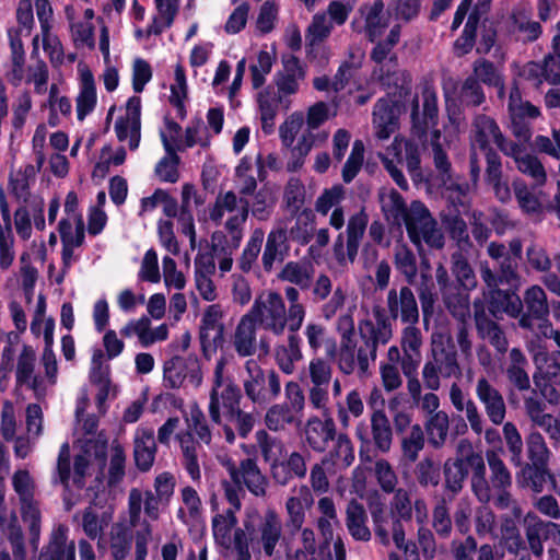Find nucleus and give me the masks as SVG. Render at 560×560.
<instances>
[{
  "mask_svg": "<svg viewBox=\"0 0 560 560\" xmlns=\"http://www.w3.org/2000/svg\"><path fill=\"white\" fill-rule=\"evenodd\" d=\"M387 313L384 308L374 307L372 319L359 323V363L364 372L369 370L370 361H375L380 346L386 345L393 337V322L399 319L402 324H418L420 314L413 291L409 284L399 290L392 288L386 296Z\"/></svg>",
  "mask_w": 560,
  "mask_h": 560,
  "instance_id": "f257e3e1",
  "label": "nucleus"
},
{
  "mask_svg": "<svg viewBox=\"0 0 560 560\" xmlns=\"http://www.w3.org/2000/svg\"><path fill=\"white\" fill-rule=\"evenodd\" d=\"M423 386L429 390H439L441 380H459L463 369L459 354L451 335L433 332L430 351L421 371Z\"/></svg>",
  "mask_w": 560,
  "mask_h": 560,
  "instance_id": "f03ea898",
  "label": "nucleus"
},
{
  "mask_svg": "<svg viewBox=\"0 0 560 560\" xmlns=\"http://www.w3.org/2000/svg\"><path fill=\"white\" fill-rule=\"evenodd\" d=\"M401 223L405 224L409 240L418 249L422 248V243L435 249L444 247V235L423 202L412 201Z\"/></svg>",
  "mask_w": 560,
  "mask_h": 560,
  "instance_id": "7ed1b4c3",
  "label": "nucleus"
},
{
  "mask_svg": "<svg viewBox=\"0 0 560 560\" xmlns=\"http://www.w3.org/2000/svg\"><path fill=\"white\" fill-rule=\"evenodd\" d=\"M244 368L246 375L243 378V389L254 405L264 408L278 398L281 393V382L275 370H264L252 359L245 362Z\"/></svg>",
  "mask_w": 560,
  "mask_h": 560,
  "instance_id": "20e7f679",
  "label": "nucleus"
},
{
  "mask_svg": "<svg viewBox=\"0 0 560 560\" xmlns=\"http://www.w3.org/2000/svg\"><path fill=\"white\" fill-rule=\"evenodd\" d=\"M257 325L276 336L283 335L290 326V312L282 295L277 291L260 293L246 313Z\"/></svg>",
  "mask_w": 560,
  "mask_h": 560,
  "instance_id": "39448f33",
  "label": "nucleus"
},
{
  "mask_svg": "<svg viewBox=\"0 0 560 560\" xmlns=\"http://www.w3.org/2000/svg\"><path fill=\"white\" fill-rule=\"evenodd\" d=\"M226 361L220 358L215 362L212 387L209 395V417L213 423H222V412L241 405L242 392L238 385L224 375Z\"/></svg>",
  "mask_w": 560,
  "mask_h": 560,
  "instance_id": "423d86ee",
  "label": "nucleus"
},
{
  "mask_svg": "<svg viewBox=\"0 0 560 560\" xmlns=\"http://www.w3.org/2000/svg\"><path fill=\"white\" fill-rule=\"evenodd\" d=\"M12 487L19 497L21 516L28 524L31 545L37 548L40 535V512L35 500V481L26 469H19L12 476Z\"/></svg>",
  "mask_w": 560,
  "mask_h": 560,
  "instance_id": "0eeeda50",
  "label": "nucleus"
},
{
  "mask_svg": "<svg viewBox=\"0 0 560 560\" xmlns=\"http://www.w3.org/2000/svg\"><path fill=\"white\" fill-rule=\"evenodd\" d=\"M486 459L489 466L490 476L488 479L490 490V501L499 510H513L516 515L520 514V505L513 499L510 491L512 487V475L503 459L495 451H487Z\"/></svg>",
  "mask_w": 560,
  "mask_h": 560,
  "instance_id": "6e6552de",
  "label": "nucleus"
},
{
  "mask_svg": "<svg viewBox=\"0 0 560 560\" xmlns=\"http://www.w3.org/2000/svg\"><path fill=\"white\" fill-rule=\"evenodd\" d=\"M368 223L369 215L363 209L349 218L346 229V245L343 233H339L334 244V256L339 265L354 262Z\"/></svg>",
  "mask_w": 560,
  "mask_h": 560,
  "instance_id": "1a4fd4ad",
  "label": "nucleus"
},
{
  "mask_svg": "<svg viewBox=\"0 0 560 560\" xmlns=\"http://www.w3.org/2000/svg\"><path fill=\"white\" fill-rule=\"evenodd\" d=\"M163 377L168 388H179L186 380L194 387H199L202 383V372L198 357L196 354L172 357L164 363Z\"/></svg>",
  "mask_w": 560,
  "mask_h": 560,
  "instance_id": "9d476101",
  "label": "nucleus"
},
{
  "mask_svg": "<svg viewBox=\"0 0 560 560\" xmlns=\"http://www.w3.org/2000/svg\"><path fill=\"white\" fill-rule=\"evenodd\" d=\"M422 113L419 110V100L416 96L412 101L411 122L412 133L418 138L425 136L429 127L438 125L439 107L438 94L433 84L425 82L421 91Z\"/></svg>",
  "mask_w": 560,
  "mask_h": 560,
  "instance_id": "9b49d317",
  "label": "nucleus"
},
{
  "mask_svg": "<svg viewBox=\"0 0 560 560\" xmlns=\"http://www.w3.org/2000/svg\"><path fill=\"white\" fill-rule=\"evenodd\" d=\"M223 311L219 304L206 307L199 327V340L202 353L208 357L224 342Z\"/></svg>",
  "mask_w": 560,
  "mask_h": 560,
  "instance_id": "f8f14e48",
  "label": "nucleus"
},
{
  "mask_svg": "<svg viewBox=\"0 0 560 560\" xmlns=\"http://www.w3.org/2000/svg\"><path fill=\"white\" fill-rule=\"evenodd\" d=\"M370 421L371 433L368 432L363 423H360L355 431L357 438L362 445L373 444L380 453H388L393 444V428L389 419L383 410H375L372 412Z\"/></svg>",
  "mask_w": 560,
  "mask_h": 560,
  "instance_id": "ddd939ff",
  "label": "nucleus"
},
{
  "mask_svg": "<svg viewBox=\"0 0 560 560\" xmlns=\"http://www.w3.org/2000/svg\"><path fill=\"white\" fill-rule=\"evenodd\" d=\"M228 471L235 486H245L255 497L266 495L268 479L261 472L255 458H244L238 466L231 464Z\"/></svg>",
  "mask_w": 560,
  "mask_h": 560,
  "instance_id": "4468645a",
  "label": "nucleus"
},
{
  "mask_svg": "<svg viewBox=\"0 0 560 560\" xmlns=\"http://www.w3.org/2000/svg\"><path fill=\"white\" fill-rule=\"evenodd\" d=\"M474 320L478 337L488 341L498 353L504 354L509 349L508 338L501 326L487 314L482 300L474 301Z\"/></svg>",
  "mask_w": 560,
  "mask_h": 560,
  "instance_id": "2eb2a0df",
  "label": "nucleus"
},
{
  "mask_svg": "<svg viewBox=\"0 0 560 560\" xmlns=\"http://www.w3.org/2000/svg\"><path fill=\"white\" fill-rule=\"evenodd\" d=\"M476 397L483 406L488 419L500 425L506 418L508 407L502 393L487 377L481 376L476 382Z\"/></svg>",
  "mask_w": 560,
  "mask_h": 560,
  "instance_id": "dca6fc26",
  "label": "nucleus"
},
{
  "mask_svg": "<svg viewBox=\"0 0 560 560\" xmlns=\"http://www.w3.org/2000/svg\"><path fill=\"white\" fill-rule=\"evenodd\" d=\"M289 250L288 224L285 220H279L267 235L261 256L262 269L270 272L275 262H282L285 259Z\"/></svg>",
  "mask_w": 560,
  "mask_h": 560,
  "instance_id": "f3484780",
  "label": "nucleus"
},
{
  "mask_svg": "<svg viewBox=\"0 0 560 560\" xmlns=\"http://www.w3.org/2000/svg\"><path fill=\"white\" fill-rule=\"evenodd\" d=\"M270 475L272 480L282 487L294 479H304L307 475L306 456L298 451H285V455L271 465Z\"/></svg>",
  "mask_w": 560,
  "mask_h": 560,
  "instance_id": "a211bd4d",
  "label": "nucleus"
},
{
  "mask_svg": "<svg viewBox=\"0 0 560 560\" xmlns=\"http://www.w3.org/2000/svg\"><path fill=\"white\" fill-rule=\"evenodd\" d=\"M141 100L139 96H131L126 105V115L119 117L115 122V132L119 141L129 137L130 150H136L140 143Z\"/></svg>",
  "mask_w": 560,
  "mask_h": 560,
  "instance_id": "6ab92c4d",
  "label": "nucleus"
},
{
  "mask_svg": "<svg viewBox=\"0 0 560 560\" xmlns=\"http://www.w3.org/2000/svg\"><path fill=\"white\" fill-rule=\"evenodd\" d=\"M246 220L247 212L245 208L242 215L230 217L224 224L226 234L222 231H215L211 236L213 252L232 255L241 245Z\"/></svg>",
  "mask_w": 560,
  "mask_h": 560,
  "instance_id": "aec40b11",
  "label": "nucleus"
},
{
  "mask_svg": "<svg viewBox=\"0 0 560 560\" xmlns=\"http://www.w3.org/2000/svg\"><path fill=\"white\" fill-rule=\"evenodd\" d=\"M324 417V419L317 416L311 417L304 427L305 442L317 453L325 452L329 443L337 436L334 419L329 415Z\"/></svg>",
  "mask_w": 560,
  "mask_h": 560,
  "instance_id": "412c9836",
  "label": "nucleus"
},
{
  "mask_svg": "<svg viewBox=\"0 0 560 560\" xmlns=\"http://www.w3.org/2000/svg\"><path fill=\"white\" fill-rule=\"evenodd\" d=\"M303 322L304 320H300V323L290 320V326L287 327L289 334L285 343L276 347L277 364L285 374H292L294 371V363L303 358L301 348L302 339L298 334Z\"/></svg>",
  "mask_w": 560,
  "mask_h": 560,
  "instance_id": "4be33fe9",
  "label": "nucleus"
},
{
  "mask_svg": "<svg viewBox=\"0 0 560 560\" xmlns=\"http://www.w3.org/2000/svg\"><path fill=\"white\" fill-rule=\"evenodd\" d=\"M480 277L487 287L509 285L518 289L521 276L518 273V262L512 257H504L498 264V270L490 268L488 262L480 264Z\"/></svg>",
  "mask_w": 560,
  "mask_h": 560,
  "instance_id": "5701e85b",
  "label": "nucleus"
},
{
  "mask_svg": "<svg viewBox=\"0 0 560 560\" xmlns=\"http://www.w3.org/2000/svg\"><path fill=\"white\" fill-rule=\"evenodd\" d=\"M522 302L526 311L518 316V325L532 330L535 320L544 319L549 314L547 294L539 285H532L525 291Z\"/></svg>",
  "mask_w": 560,
  "mask_h": 560,
  "instance_id": "b1692460",
  "label": "nucleus"
},
{
  "mask_svg": "<svg viewBox=\"0 0 560 560\" xmlns=\"http://www.w3.org/2000/svg\"><path fill=\"white\" fill-rule=\"evenodd\" d=\"M488 294L486 300L488 302L489 313L493 317H499L505 313L511 317H518L523 311V302L517 295L514 288L508 290L500 289V287H487Z\"/></svg>",
  "mask_w": 560,
  "mask_h": 560,
  "instance_id": "393cba45",
  "label": "nucleus"
},
{
  "mask_svg": "<svg viewBox=\"0 0 560 560\" xmlns=\"http://www.w3.org/2000/svg\"><path fill=\"white\" fill-rule=\"evenodd\" d=\"M142 503L145 515L152 521H156L160 517V504H164V501L151 490L142 492L138 488H132L128 495V512L131 526H136L140 521Z\"/></svg>",
  "mask_w": 560,
  "mask_h": 560,
  "instance_id": "a878e982",
  "label": "nucleus"
},
{
  "mask_svg": "<svg viewBox=\"0 0 560 560\" xmlns=\"http://www.w3.org/2000/svg\"><path fill=\"white\" fill-rule=\"evenodd\" d=\"M258 538L255 545L261 546L264 555L272 558L277 555V546L282 538V522L273 510H268L257 528Z\"/></svg>",
  "mask_w": 560,
  "mask_h": 560,
  "instance_id": "bb28decb",
  "label": "nucleus"
},
{
  "mask_svg": "<svg viewBox=\"0 0 560 560\" xmlns=\"http://www.w3.org/2000/svg\"><path fill=\"white\" fill-rule=\"evenodd\" d=\"M294 491L298 492V495L289 497L285 502L288 514L285 527L292 535L301 530L305 521V509L310 508L314 502L308 486L301 485L298 489H294Z\"/></svg>",
  "mask_w": 560,
  "mask_h": 560,
  "instance_id": "cd10ccee",
  "label": "nucleus"
},
{
  "mask_svg": "<svg viewBox=\"0 0 560 560\" xmlns=\"http://www.w3.org/2000/svg\"><path fill=\"white\" fill-rule=\"evenodd\" d=\"M516 472V480L520 487L530 489L535 493L544 491L548 481L555 483L556 479L548 464L525 463L522 460Z\"/></svg>",
  "mask_w": 560,
  "mask_h": 560,
  "instance_id": "c85d7f7f",
  "label": "nucleus"
},
{
  "mask_svg": "<svg viewBox=\"0 0 560 560\" xmlns=\"http://www.w3.org/2000/svg\"><path fill=\"white\" fill-rule=\"evenodd\" d=\"M383 0H374L371 4H364L359 9L360 15L364 19V26H358L357 22L351 23L353 31L365 32L370 42H375L387 27V21L383 16Z\"/></svg>",
  "mask_w": 560,
  "mask_h": 560,
  "instance_id": "c756f323",
  "label": "nucleus"
},
{
  "mask_svg": "<svg viewBox=\"0 0 560 560\" xmlns=\"http://www.w3.org/2000/svg\"><path fill=\"white\" fill-rule=\"evenodd\" d=\"M443 494L447 501H454L464 489V483L468 477V469L463 458H448L443 464Z\"/></svg>",
  "mask_w": 560,
  "mask_h": 560,
  "instance_id": "7c9ffc66",
  "label": "nucleus"
},
{
  "mask_svg": "<svg viewBox=\"0 0 560 560\" xmlns=\"http://www.w3.org/2000/svg\"><path fill=\"white\" fill-rule=\"evenodd\" d=\"M525 536L532 553L536 558H541L544 555L542 542L548 539L560 538V525L553 522L535 520L526 525Z\"/></svg>",
  "mask_w": 560,
  "mask_h": 560,
  "instance_id": "2f4dec72",
  "label": "nucleus"
},
{
  "mask_svg": "<svg viewBox=\"0 0 560 560\" xmlns=\"http://www.w3.org/2000/svg\"><path fill=\"white\" fill-rule=\"evenodd\" d=\"M156 443L152 429H138L133 439V460L136 467L142 471H149L155 459Z\"/></svg>",
  "mask_w": 560,
  "mask_h": 560,
  "instance_id": "473e14b6",
  "label": "nucleus"
},
{
  "mask_svg": "<svg viewBox=\"0 0 560 560\" xmlns=\"http://www.w3.org/2000/svg\"><path fill=\"white\" fill-rule=\"evenodd\" d=\"M38 560H75V544L73 540L68 541L66 527L59 526L51 532Z\"/></svg>",
  "mask_w": 560,
  "mask_h": 560,
  "instance_id": "72a5a7b5",
  "label": "nucleus"
},
{
  "mask_svg": "<svg viewBox=\"0 0 560 560\" xmlns=\"http://www.w3.org/2000/svg\"><path fill=\"white\" fill-rule=\"evenodd\" d=\"M258 104L260 110L261 129L266 135H270L275 130V118L279 107L289 109L291 102L282 95H276L270 88L259 92Z\"/></svg>",
  "mask_w": 560,
  "mask_h": 560,
  "instance_id": "f704fd0d",
  "label": "nucleus"
},
{
  "mask_svg": "<svg viewBox=\"0 0 560 560\" xmlns=\"http://www.w3.org/2000/svg\"><path fill=\"white\" fill-rule=\"evenodd\" d=\"M257 324L244 314L234 331L233 348L235 352L243 358L252 357L257 351Z\"/></svg>",
  "mask_w": 560,
  "mask_h": 560,
  "instance_id": "c9c22d12",
  "label": "nucleus"
},
{
  "mask_svg": "<svg viewBox=\"0 0 560 560\" xmlns=\"http://www.w3.org/2000/svg\"><path fill=\"white\" fill-rule=\"evenodd\" d=\"M528 365V360L520 348H512L510 350L505 376L509 383L518 392L530 389V380L527 373Z\"/></svg>",
  "mask_w": 560,
  "mask_h": 560,
  "instance_id": "e433bc0d",
  "label": "nucleus"
},
{
  "mask_svg": "<svg viewBox=\"0 0 560 560\" xmlns=\"http://www.w3.org/2000/svg\"><path fill=\"white\" fill-rule=\"evenodd\" d=\"M522 516V509L520 508V514L512 510L511 514H503L500 520V534L501 542L505 550L513 556H518L521 551L526 550L525 542L521 536V532L517 525L518 520Z\"/></svg>",
  "mask_w": 560,
  "mask_h": 560,
  "instance_id": "4c0bfd02",
  "label": "nucleus"
},
{
  "mask_svg": "<svg viewBox=\"0 0 560 560\" xmlns=\"http://www.w3.org/2000/svg\"><path fill=\"white\" fill-rule=\"evenodd\" d=\"M315 273L314 265L307 260L288 261L280 270L278 278L294 284L301 290H310Z\"/></svg>",
  "mask_w": 560,
  "mask_h": 560,
  "instance_id": "58836bf2",
  "label": "nucleus"
},
{
  "mask_svg": "<svg viewBox=\"0 0 560 560\" xmlns=\"http://www.w3.org/2000/svg\"><path fill=\"white\" fill-rule=\"evenodd\" d=\"M464 460L465 465H469L472 470L470 479L472 493L480 503H489L490 490L483 457L480 454L472 452Z\"/></svg>",
  "mask_w": 560,
  "mask_h": 560,
  "instance_id": "ea45409f",
  "label": "nucleus"
},
{
  "mask_svg": "<svg viewBox=\"0 0 560 560\" xmlns=\"http://www.w3.org/2000/svg\"><path fill=\"white\" fill-rule=\"evenodd\" d=\"M36 365V352L32 346L23 345L22 351L18 357L15 381L16 385H26L33 390H37L40 385L39 377L34 374Z\"/></svg>",
  "mask_w": 560,
  "mask_h": 560,
  "instance_id": "a19ab883",
  "label": "nucleus"
},
{
  "mask_svg": "<svg viewBox=\"0 0 560 560\" xmlns=\"http://www.w3.org/2000/svg\"><path fill=\"white\" fill-rule=\"evenodd\" d=\"M368 515L364 506L352 499L346 509V526L354 540L369 541L371 539V530L366 525Z\"/></svg>",
  "mask_w": 560,
  "mask_h": 560,
  "instance_id": "79ce46f5",
  "label": "nucleus"
},
{
  "mask_svg": "<svg viewBox=\"0 0 560 560\" xmlns=\"http://www.w3.org/2000/svg\"><path fill=\"white\" fill-rule=\"evenodd\" d=\"M396 106L390 100L381 98L376 102L373 110V124L376 128L378 139L385 140L396 128Z\"/></svg>",
  "mask_w": 560,
  "mask_h": 560,
  "instance_id": "37998d69",
  "label": "nucleus"
},
{
  "mask_svg": "<svg viewBox=\"0 0 560 560\" xmlns=\"http://www.w3.org/2000/svg\"><path fill=\"white\" fill-rule=\"evenodd\" d=\"M393 264L395 269L412 285L418 276V262L413 250L405 243H397L393 248Z\"/></svg>",
  "mask_w": 560,
  "mask_h": 560,
  "instance_id": "c03bdc74",
  "label": "nucleus"
},
{
  "mask_svg": "<svg viewBox=\"0 0 560 560\" xmlns=\"http://www.w3.org/2000/svg\"><path fill=\"white\" fill-rule=\"evenodd\" d=\"M246 209L247 215L249 214V201L245 197H237L232 190L226 192H220L217 198L213 208L210 210V219L213 222L220 223L225 212L237 211L235 215H242Z\"/></svg>",
  "mask_w": 560,
  "mask_h": 560,
  "instance_id": "a18cd8bd",
  "label": "nucleus"
},
{
  "mask_svg": "<svg viewBox=\"0 0 560 560\" xmlns=\"http://www.w3.org/2000/svg\"><path fill=\"white\" fill-rule=\"evenodd\" d=\"M462 288L454 287L443 290L442 300L448 313L457 322H468L470 318V300L467 291Z\"/></svg>",
  "mask_w": 560,
  "mask_h": 560,
  "instance_id": "49530a36",
  "label": "nucleus"
},
{
  "mask_svg": "<svg viewBox=\"0 0 560 560\" xmlns=\"http://www.w3.org/2000/svg\"><path fill=\"white\" fill-rule=\"evenodd\" d=\"M96 86L92 72L84 70L81 72L80 92L77 96V116L79 120H83L92 113L96 105Z\"/></svg>",
  "mask_w": 560,
  "mask_h": 560,
  "instance_id": "de8ad7c7",
  "label": "nucleus"
},
{
  "mask_svg": "<svg viewBox=\"0 0 560 560\" xmlns=\"http://www.w3.org/2000/svg\"><path fill=\"white\" fill-rule=\"evenodd\" d=\"M161 140L166 155L156 164L155 174L160 180L174 184L179 179L178 164L180 158L177 155L175 147L163 132H161Z\"/></svg>",
  "mask_w": 560,
  "mask_h": 560,
  "instance_id": "09e8293b",
  "label": "nucleus"
},
{
  "mask_svg": "<svg viewBox=\"0 0 560 560\" xmlns=\"http://www.w3.org/2000/svg\"><path fill=\"white\" fill-rule=\"evenodd\" d=\"M451 271L456 279L458 288L467 292L477 288L478 280L476 273L463 250H456L451 255Z\"/></svg>",
  "mask_w": 560,
  "mask_h": 560,
  "instance_id": "8fccbe9b",
  "label": "nucleus"
},
{
  "mask_svg": "<svg viewBox=\"0 0 560 560\" xmlns=\"http://www.w3.org/2000/svg\"><path fill=\"white\" fill-rule=\"evenodd\" d=\"M441 221L450 237L456 242L458 250L472 247L467 223L459 212H442Z\"/></svg>",
  "mask_w": 560,
  "mask_h": 560,
  "instance_id": "3c124183",
  "label": "nucleus"
},
{
  "mask_svg": "<svg viewBox=\"0 0 560 560\" xmlns=\"http://www.w3.org/2000/svg\"><path fill=\"white\" fill-rule=\"evenodd\" d=\"M424 430L428 435L429 444L435 450L442 448L447 441L450 431L448 415L440 410L430 416L424 422Z\"/></svg>",
  "mask_w": 560,
  "mask_h": 560,
  "instance_id": "603ef678",
  "label": "nucleus"
},
{
  "mask_svg": "<svg viewBox=\"0 0 560 560\" xmlns=\"http://www.w3.org/2000/svg\"><path fill=\"white\" fill-rule=\"evenodd\" d=\"M237 517L231 510L217 513L211 521L213 539L220 547H229L232 532L237 528Z\"/></svg>",
  "mask_w": 560,
  "mask_h": 560,
  "instance_id": "864d4df0",
  "label": "nucleus"
},
{
  "mask_svg": "<svg viewBox=\"0 0 560 560\" xmlns=\"http://www.w3.org/2000/svg\"><path fill=\"white\" fill-rule=\"evenodd\" d=\"M112 520L113 513L107 511L97 513L94 508L88 506L82 513V529L90 539L102 538Z\"/></svg>",
  "mask_w": 560,
  "mask_h": 560,
  "instance_id": "5fc2aeb1",
  "label": "nucleus"
},
{
  "mask_svg": "<svg viewBox=\"0 0 560 560\" xmlns=\"http://www.w3.org/2000/svg\"><path fill=\"white\" fill-rule=\"evenodd\" d=\"M474 143L480 150L491 148L490 142L499 136L500 127L495 120L487 115L479 114L472 122Z\"/></svg>",
  "mask_w": 560,
  "mask_h": 560,
  "instance_id": "6e6d98bb",
  "label": "nucleus"
},
{
  "mask_svg": "<svg viewBox=\"0 0 560 560\" xmlns=\"http://www.w3.org/2000/svg\"><path fill=\"white\" fill-rule=\"evenodd\" d=\"M525 454L527 462L526 463H536V464H548L551 457V452L545 441V438L540 432L535 429H532L525 435Z\"/></svg>",
  "mask_w": 560,
  "mask_h": 560,
  "instance_id": "4d7b16f0",
  "label": "nucleus"
},
{
  "mask_svg": "<svg viewBox=\"0 0 560 560\" xmlns=\"http://www.w3.org/2000/svg\"><path fill=\"white\" fill-rule=\"evenodd\" d=\"M371 516L374 523L375 535L383 545H389L390 532L393 533V521H399L393 513H388L382 502L370 505Z\"/></svg>",
  "mask_w": 560,
  "mask_h": 560,
  "instance_id": "13d9d810",
  "label": "nucleus"
},
{
  "mask_svg": "<svg viewBox=\"0 0 560 560\" xmlns=\"http://www.w3.org/2000/svg\"><path fill=\"white\" fill-rule=\"evenodd\" d=\"M381 208L387 220L400 225L407 217L409 208L402 196L395 189L380 195Z\"/></svg>",
  "mask_w": 560,
  "mask_h": 560,
  "instance_id": "bf43d9fd",
  "label": "nucleus"
},
{
  "mask_svg": "<svg viewBox=\"0 0 560 560\" xmlns=\"http://www.w3.org/2000/svg\"><path fill=\"white\" fill-rule=\"evenodd\" d=\"M300 422L301 418L282 402L272 405L265 415L266 427L276 432Z\"/></svg>",
  "mask_w": 560,
  "mask_h": 560,
  "instance_id": "052dcab7",
  "label": "nucleus"
},
{
  "mask_svg": "<svg viewBox=\"0 0 560 560\" xmlns=\"http://www.w3.org/2000/svg\"><path fill=\"white\" fill-rule=\"evenodd\" d=\"M447 201V208L443 212H459L468 208L467 194L469 185L467 183H456L453 178L447 184H441Z\"/></svg>",
  "mask_w": 560,
  "mask_h": 560,
  "instance_id": "680f3d73",
  "label": "nucleus"
},
{
  "mask_svg": "<svg viewBox=\"0 0 560 560\" xmlns=\"http://www.w3.org/2000/svg\"><path fill=\"white\" fill-rule=\"evenodd\" d=\"M423 318L428 320L434 314L435 303L438 301V292L431 275L422 272L420 282L417 285Z\"/></svg>",
  "mask_w": 560,
  "mask_h": 560,
  "instance_id": "e2e57ef3",
  "label": "nucleus"
},
{
  "mask_svg": "<svg viewBox=\"0 0 560 560\" xmlns=\"http://www.w3.org/2000/svg\"><path fill=\"white\" fill-rule=\"evenodd\" d=\"M256 441L264 460L270 466L285 455L284 443L278 438L269 435L265 430L256 432Z\"/></svg>",
  "mask_w": 560,
  "mask_h": 560,
  "instance_id": "0e129e2a",
  "label": "nucleus"
},
{
  "mask_svg": "<svg viewBox=\"0 0 560 560\" xmlns=\"http://www.w3.org/2000/svg\"><path fill=\"white\" fill-rule=\"evenodd\" d=\"M178 439L183 453V465L190 478L194 481H198L201 477L197 456L198 444L194 441L192 435L189 432L180 434Z\"/></svg>",
  "mask_w": 560,
  "mask_h": 560,
  "instance_id": "69168bd1",
  "label": "nucleus"
},
{
  "mask_svg": "<svg viewBox=\"0 0 560 560\" xmlns=\"http://www.w3.org/2000/svg\"><path fill=\"white\" fill-rule=\"evenodd\" d=\"M132 537L122 524H115L110 529L109 547L114 560H126L131 550Z\"/></svg>",
  "mask_w": 560,
  "mask_h": 560,
  "instance_id": "338daca9",
  "label": "nucleus"
},
{
  "mask_svg": "<svg viewBox=\"0 0 560 560\" xmlns=\"http://www.w3.org/2000/svg\"><path fill=\"white\" fill-rule=\"evenodd\" d=\"M457 100L463 107H479L486 102V94L478 80L468 75L459 88Z\"/></svg>",
  "mask_w": 560,
  "mask_h": 560,
  "instance_id": "774afa93",
  "label": "nucleus"
}]
</instances>
